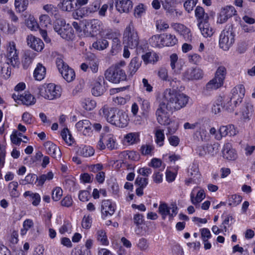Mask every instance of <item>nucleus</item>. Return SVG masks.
<instances>
[{
    "mask_svg": "<svg viewBox=\"0 0 255 255\" xmlns=\"http://www.w3.org/2000/svg\"><path fill=\"white\" fill-rule=\"evenodd\" d=\"M100 114L112 125L120 128L126 127L128 123V114L123 110L105 105L100 110Z\"/></svg>",
    "mask_w": 255,
    "mask_h": 255,
    "instance_id": "f257e3e1",
    "label": "nucleus"
},
{
    "mask_svg": "<svg viewBox=\"0 0 255 255\" xmlns=\"http://www.w3.org/2000/svg\"><path fill=\"white\" fill-rule=\"evenodd\" d=\"M189 97L179 92L166 89L162 94V102H164L170 111L178 110L186 106Z\"/></svg>",
    "mask_w": 255,
    "mask_h": 255,
    "instance_id": "f03ea898",
    "label": "nucleus"
},
{
    "mask_svg": "<svg viewBox=\"0 0 255 255\" xmlns=\"http://www.w3.org/2000/svg\"><path fill=\"white\" fill-rule=\"evenodd\" d=\"M227 74L226 68L223 66H219L214 78L209 81L204 88L203 92L207 93L221 87L223 84Z\"/></svg>",
    "mask_w": 255,
    "mask_h": 255,
    "instance_id": "7ed1b4c3",
    "label": "nucleus"
},
{
    "mask_svg": "<svg viewBox=\"0 0 255 255\" xmlns=\"http://www.w3.org/2000/svg\"><path fill=\"white\" fill-rule=\"evenodd\" d=\"M123 41L124 43L131 49L136 48L139 44V36L131 21L124 30Z\"/></svg>",
    "mask_w": 255,
    "mask_h": 255,
    "instance_id": "20e7f679",
    "label": "nucleus"
},
{
    "mask_svg": "<svg viewBox=\"0 0 255 255\" xmlns=\"http://www.w3.org/2000/svg\"><path fill=\"white\" fill-rule=\"evenodd\" d=\"M167 111H169L168 110V107L166 105L165 102H160L159 107L156 111V119L158 123L161 125L165 126L169 125L170 126L168 127V132L170 134H172L175 132L177 127L175 126L173 128L171 126L172 123L170 122L167 112Z\"/></svg>",
    "mask_w": 255,
    "mask_h": 255,
    "instance_id": "39448f33",
    "label": "nucleus"
},
{
    "mask_svg": "<svg viewBox=\"0 0 255 255\" xmlns=\"http://www.w3.org/2000/svg\"><path fill=\"white\" fill-rule=\"evenodd\" d=\"M54 30L60 36L67 40H72L74 38V32L73 28L67 24L63 19H57L54 25Z\"/></svg>",
    "mask_w": 255,
    "mask_h": 255,
    "instance_id": "423d86ee",
    "label": "nucleus"
},
{
    "mask_svg": "<svg viewBox=\"0 0 255 255\" xmlns=\"http://www.w3.org/2000/svg\"><path fill=\"white\" fill-rule=\"evenodd\" d=\"M105 76L107 80L113 83H119L127 79L125 71L119 66V65H115L114 67H111L108 69Z\"/></svg>",
    "mask_w": 255,
    "mask_h": 255,
    "instance_id": "0eeeda50",
    "label": "nucleus"
},
{
    "mask_svg": "<svg viewBox=\"0 0 255 255\" xmlns=\"http://www.w3.org/2000/svg\"><path fill=\"white\" fill-rule=\"evenodd\" d=\"M56 64L59 71L65 80L68 82H71L74 80L75 78V71L69 67L61 58H56Z\"/></svg>",
    "mask_w": 255,
    "mask_h": 255,
    "instance_id": "6e6552de",
    "label": "nucleus"
},
{
    "mask_svg": "<svg viewBox=\"0 0 255 255\" xmlns=\"http://www.w3.org/2000/svg\"><path fill=\"white\" fill-rule=\"evenodd\" d=\"M235 42V34L232 30H223L219 36V44L220 48L228 50Z\"/></svg>",
    "mask_w": 255,
    "mask_h": 255,
    "instance_id": "1a4fd4ad",
    "label": "nucleus"
},
{
    "mask_svg": "<svg viewBox=\"0 0 255 255\" xmlns=\"http://www.w3.org/2000/svg\"><path fill=\"white\" fill-rule=\"evenodd\" d=\"M7 64H10L13 67H18L20 62L18 58V52L16 49L13 41L9 42L7 50Z\"/></svg>",
    "mask_w": 255,
    "mask_h": 255,
    "instance_id": "9d476101",
    "label": "nucleus"
},
{
    "mask_svg": "<svg viewBox=\"0 0 255 255\" xmlns=\"http://www.w3.org/2000/svg\"><path fill=\"white\" fill-rule=\"evenodd\" d=\"M245 93V88L243 85H238L232 90V96L230 102L233 103L236 107L237 104L242 102V100L244 97Z\"/></svg>",
    "mask_w": 255,
    "mask_h": 255,
    "instance_id": "9b49d317",
    "label": "nucleus"
},
{
    "mask_svg": "<svg viewBox=\"0 0 255 255\" xmlns=\"http://www.w3.org/2000/svg\"><path fill=\"white\" fill-rule=\"evenodd\" d=\"M26 41L27 45L37 52H41L44 47V44L42 40L34 35H28L26 38Z\"/></svg>",
    "mask_w": 255,
    "mask_h": 255,
    "instance_id": "f8f14e48",
    "label": "nucleus"
},
{
    "mask_svg": "<svg viewBox=\"0 0 255 255\" xmlns=\"http://www.w3.org/2000/svg\"><path fill=\"white\" fill-rule=\"evenodd\" d=\"M44 146L47 153L56 160L61 158V151L59 147L50 141H47L44 143Z\"/></svg>",
    "mask_w": 255,
    "mask_h": 255,
    "instance_id": "ddd939ff",
    "label": "nucleus"
},
{
    "mask_svg": "<svg viewBox=\"0 0 255 255\" xmlns=\"http://www.w3.org/2000/svg\"><path fill=\"white\" fill-rule=\"evenodd\" d=\"M171 27L179 34L182 35L186 41H191L192 34L190 30L184 25L179 23H172Z\"/></svg>",
    "mask_w": 255,
    "mask_h": 255,
    "instance_id": "4468645a",
    "label": "nucleus"
},
{
    "mask_svg": "<svg viewBox=\"0 0 255 255\" xmlns=\"http://www.w3.org/2000/svg\"><path fill=\"white\" fill-rule=\"evenodd\" d=\"M219 131L220 134L216 135V138L218 140H220L222 137L227 135L234 136L237 134L236 130L233 125L222 126L220 127Z\"/></svg>",
    "mask_w": 255,
    "mask_h": 255,
    "instance_id": "2eb2a0df",
    "label": "nucleus"
},
{
    "mask_svg": "<svg viewBox=\"0 0 255 255\" xmlns=\"http://www.w3.org/2000/svg\"><path fill=\"white\" fill-rule=\"evenodd\" d=\"M222 153L223 157L229 160H234L237 158V154L230 143L224 144Z\"/></svg>",
    "mask_w": 255,
    "mask_h": 255,
    "instance_id": "dca6fc26",
    "label": "nucleus"
},
{
    "mask_svg": "<svg viewBox=\"0 0 255 255\" xmlns=\"http://www.w3.org/2000/svg\"><path fill=\"white\" fill-rule=\"evenodd\" d=\"M203 73L200 69H190L187 70L183 75L185 79L188 80H198L202 78Z\"/></svg>",
    "mask_w": 255,
    "mask_h": 255,
    "instance_id": "f3484780",
    "label": "nucleus"
},
{
    "mask_svg": "<svg viewBox=\"0 0 255 255\" xmlns=\"http://www.w3.org/2000/svg\"><path fill=\"white\" fill-rule=\"evenodd\" d=\"M198 25L202 34L205 37H211L215 32L214 29L208 23V21L200 22V23H198Z\"/></svg>",
    "mask_w": 255,
    "mask_h": 255,
    "instance_id": "a211bd4d",
    "label": "nucleus"
},
{
    "mask_svg": "<svg viewBox=\"0 0 255 255\" xmlns=\"http://www.w3.org/2000/svg\"><path fill=\"white\" fill-rule=\"evenodd\" d=\"M36 55V54L31 50H26L24 52L21 61L22 67L24 69L29 67Z\"/></svg>",
    "mask_w": 255,
    "mask_h": 255,
    "instance_id": "6ab92c4d",
    "label": "nucleus"
},
{
    "mask_svg": "<svg viewBox=\"0 0 255 255\" xmlns=\"http://www.w3.org/2000/svg\"><path fill=\"white\" fill-rule=\"evenodd\" d=\"M115 207L112 205L111 201L109 200H103L101 205V212L103 216H112L115 212Z\"/></svg>",
    "mask_w": 255,
    "mask_h": 255,
    "instance_id": "aec40b11",
    "label": "nucleus"
},
{
    "mask_svg": "<svg viewBox=\"0 0 255 255\" xmlns=\"http://www.w3.org/2000/svg\"><path fill=\"white\" fill-rule=\"evenodd\" d=\"M116 6L120 12H128L132 8V2L130 0H119L117 1Z\"/></svg>",
    "mask_w": 255,
    "mask_h": 255,
    "instance_id": "412c9836",
    "label": "nucleus"
},
{
    "mask_svg": "<svg viewBox=\"0 0 255 255\" xmlns=\"http://www.w3.org/2000/svg\"><path fill=\"white\" fill-rule=\"evenodd\" d=\"M49 85L50 90L49 100H51L59 98L62 94L61 87L53 83H49Z\"/></svg>",
    "mask_w": 255,
    "mask_h": 255,
    "instance_id": "4be33fe9",
    "label": "nucleus"
},
{
    "mask_svg": "<svg viewBox=\"0 0 255 255\" xmlns=\"http://www.w3.org/2000/svg\"><path fill=\"white\" fill-rule=\"evenodd\" d=\"M141 63V60L137 57H134L131 59L128 66V70L130 75L132 76L136 73L140 67Z\"/></svg>",
    "mask_w": 255,
    "mask_h": 255,
    "instance_id": "5701e85b",
    "label": "nucleus"
},
{
    "mask_svg": "<svg viewBox=\"0 0 255 255\" xmlns=\"http://www.w3.org/2000/svg\"><path fill=\"white\" fill-rule=\"evenodd\" d=\"M61 9L64 11H71L77 8L76 0H61Z\"/></svg>",
    "mask_w": 255,
    "mask_h": 255,
    "instance_id": "b1692460",
    "label": "nucleus"
},
{
    "mask_svg": "<svg viewBox=\"0 0 255 255\" xmlns=\"http://www.w3.org/2000/svg\"><path fill=\"white\" fill-rule=\"evenodd\" d=\"M102 23L98 19H92L91 20L88 26L90 29V35L91 36H94L98 32L100 31Z\"/></svg>",
    "mask_w": 255,
    "mask_h": 255,
    "instance_id": "393cba45",
    "label": "nucleus"
},
{
    "mask_svg": "<svg viewBox=\"0 0 255 255\" xmlns=\"http://www.w3.org/2000/svg\"><path fill=\"white\" fill-rule=\"evenodd\" d=\"M163 46H172L177 43V39L174 35L171 34L163 33Z\"/></svg>",
    "mask_w": 255,
    "mask_h": 255,
    "instance_id": "a878e982",
    "label": "nucleus"
},
{
    "mask_svg": "<svg viewBox=\"0 0 255 255\" xmlns=\"http://www.w3.org/2000/svg\"><path fill=\"white\" fill-rule=\"evenodd\" d=\"M20 97L21 104L26 106L34 105L36 102L35 98L28 92H25Z\"/></svg>",
    "mask_w": 255,
    "mask_h": 255,
    "instance_id": "bb28decb",
    "label": "nucleus"
},
{
    "mask_svg": "<svg viewBox=\"0 0 255 255\" xmlns=\"http://www.w3.org/2000/svg\"><path fill=\"white\" fill-rule=\"evenodd\" d=\"M149 43L153 47H163V37L162 34H156L152 36L149 39Z\"/></svg>",
    "mask_w": 255,
    "mask_h": 255,
    "instance_id": "cd10ccee",
    "label": "nucleus"
},
{
    "mask_svg": "<svg viewBox=\"0 0 255 255\" xmlns=\"http://www.w3.org/2000/svg\"><path fill=\"white\" fill-rule=\"evenodd\" d=\"M195 16L198 19V23L208 21V14L205 12L204 9L203 7L199 6H197L195 10Z\"/></svg>",
    "mask_w": 255,
    "mask_h": 255,
    "instance_id": "c85d7f7f",
    "label": "nucleus"
},
{
    "mask_svg": "<svg viewBox=\"0 0 255 255\" xmlns=\"http://www.w3.org/2000/svg\"><path fill=\"white\" fill-rule=\"evenodd\" d=\"M45 74L46 68L41 63H38L33 73L35 79L40 81L44 78Z\"/></svg>",
    "mask_w": 255,
    "mask_h": 255,
    "instance_id": "c756f323",
    "label": "nucleus"
},
{
    "mask_svg": "<svg viewBox=\"0 0 255 255\" xmlns=\"http://www.w3.org/2000/svg\"><path fill=\"white\" fill-rule=\"evenodd\" d=\"M78 155L85 157H88L94 155L95 150L90 146H85L82 148H79L77 151Z\"/></svg>",
    "mask_w": 255,
    "mask_h": 255,
    "instance_id": "7c9ffc66",
    "label": "nucleus"
},
{
    "mask_svg": "<svg viewBox=\"0 0 255 255\" xmlns=\"http://www.w3.org/2000/svg\"><path fill=\"white\" fill-rule=\"evenodd\" d=\"M18 186V184L17 181H12L8 184V189L11 197L16 198L19 196L20 193L17 189Z\"/></svg>",
    "mask_w": 255,
    "mask_h": 255,
    "instance_id": "2f4dec72",
    "label": "nucleus"
},
{
    "mask_svg": "<svg viewBox=\"0 0 255 255\" xmlns=\"http://www.w3.org/2000/svg\"><path fill=\"white\" fill-rule=\"evenodd\" d=\"M141 58L143 62L147 64L148 63H154L157 61L158 56L155 53L149 52L142 55Z\"/></svg>",
    "mask_w": 255,
    "mask_h": 255,
    "instance_id": "473e14b6",
    "label": "nucleus"
},
{
    "mask_svg": "<svg viewBox=\"0 0 255 255\" xmlns=\"http://www.w3.org/2000/svg\"><path fill=\"white\" fill-rule=\"evenodd\" d=\"M170 86L172 88V91H181L183 87L181 85V81L176 78H170L168 80Z\"/></svg>",
    "mask_w": 255,
    "mask_h": 255,
    "instance_id": "72a5a7b5",
    "label": "nucleus"
},
{
    "mask_svg": "<svg viewBox=\"0 0 255 255\" xmlns=\"http://www.w3.org/2000/svg\"><path fill=\"white\" fill-rule=\"evenodd\" d=\"M24 197L29 196L32 200V204L34 206H37L39 205L41 198L38 193H33L30 191L25 192L23 194Z\"/></svg>",
    "mask_w": 255,
    "mask_h": 255,
    "instance_id": "f704fd0d",
    "label": "nucleus"
},
{
    "mask_svg": "<svg viewBox=\"0 0 255 255\" xmlns=\"http://www.w3.org/2000/svg\"><path fill=\"white\" fill-rule=\"evenodd\" d=\"M92 46L97 50H103L108 47L109 42L106 39L101 38L94 42Z\"/></svg>",
    "mask_w": 255,
    "mask_h": 255,
    "instance_id": "c9c22d12",
    "label": "nucleus"
},
{
    "mask_svg": "<svg viewBox=\"0 0 255 255\" xmlns=\"http://www.w3.org/2000/svg\"><path fill=\"white\" fill-rule=\"evenodd\" d=\"M191 201L192 203L195 205L198 204L200 202H201L205 197V193L203 190H200L196 196L194 197V195L193 193L191 194Z\"/></svg>",
    "mask_w": 255,
    "mask_h": 255,
    "instance_id": "e433bc0d",
    "label": "nucleus"
},
{
    "mask_svg": "<svg viewBox=\"0 0 255 255\" xmlns=\"http://www.w3.org/2000/svg\"><path fill=\"white\" fill-rule=\"evenodd\" d=\"M104 140L106 143V146H107L109 150H112L115 148L116 141L113 134H108L104 135Z\"/></svg>",
    "mask_w": 255,
    "mask_h": 255,
    "instance_id": "4c0bfd02",
    "label": "nucleus"
},
{
    "mask_svg": "<svg viewBox=\"0 0 255 255\" xmlns=\"http://www.w3.org/2000/svg\"><path fill=\"white\" fill-rule=\"evenodd\" d=\"M29 3L28 0H15L14 6L17 11L21 12L25 10Z\"/></svg>",
    "mask_w": 255,
    "mask_h": 255,
    "instance_id": "58836bf2",
    "label": "nucleus"
},
{
    "mask_svg": "<svg viewBox=\"0 0 255 255\" xmlns=\"http://www.w3.org/2000/svg\"><path fill=\"white\" fill-rule=\"evenodd\" d=\"M37 94L45 99L49 100V95L50 94L49 85L47 84L46 86L41 85L37 88Z\"/></svg>",
    "mask_w": 255,
    "mask_h": 255,
    "instance_id": "ea45409f",
    "label": "nucleus"
},
{
    "mask_svg": "<svg viewBox=\"0 0 255 255\" xmlns=\"http://www.w3.org/2000/svg\"><path fill=\"white\" fill-rule=\"evenodd\" d=\"M92 124L89 120H84L79 121L76 124V127L79 131H83L91 129Z\"/></svg>",
    "mask_w": 255,
    "mask_h": 255,
    "instance_id": "a19ab883",
    "label": "nucleus"
},
{
    "mask_svg": "<svg viewBox=\"0 0 255 255\" xmlns=\"http://www.w3.org/2000/svg\"><path fill=\"white\" fill-rule=\"evenodd\" d=\"M125 139L129 144H133L139 141V135L136 132L129 133L126 135Z\"/></svg>",
    "mask_w": 255,
    "mask_h": 255,
    "instance_id": "79ce46f5",
    "label": "nucleus"
},
{
    "mask_svg": "<svg viewBox=\"0 0 255 255\" xmlns=\"http://www.w3.org/2000/svg\"><path fill=\"white\" fill-rule=\"evenodd\" d=\"M97 239L103 245L107 246L109 241L106 236V233L103 230H100L97 232Z\"/></svg>",
    "mask_w": 255,
    "mask_h": 255,
    "instance_id": "37998d69",
    "label": "nucleus"
},
{
    "mask_svg": "<svg viewBox=\"0 0 255 255\" xmlns=\"http://www.w3.org/2000/svg\"><path fill=\"white\" fill-rule=\"evenodd\" d=\"M43 8L51 15H54L55 18L59 16L58 8L51 4H46L43 6Z\"/></svg>",
    "mask_w": 255,
    "mask_h": 255,
    "instance_id": "c03bdc74",
    "label": "nucleus"
},
{
    "mask_svg": "<svg viewBox=\"0 0 255 255\" xmlns=\"http://www.w3.org/2000/svg\"><path fill=\"white\" fill-rule=\"evenodd\" d=\"M104 92V89L103 87L101 82L98 81H97L95 84L94 86L92 88V93L93 95L95 96H100L102 95Z\"/></svg>",
    "mask_w": 255,
    "mask_h": 255,
    "instance_id": "a18cd8bd",
    "label": "nucleus"
},
{
    "mask_svg": "<svg viewBox=\"0 0 255 255\" xmlns=\"http://www.w3.org/2000/svg\"><path fill=\"white\" fill-rule=\"evenodd\" d=\"M38 177L34 174H28L24 179L21 180L20 184L25 185L27 184H32L35 183L38 181Z\"/></svg>",
    "mask_w": 255,
    "mask_h": 255,
    "instance_id": "49530a36",
    "label": "nucleus"
},
{
    "mask_svg": "<svg viewBox=\"0 0 255 255\" xmlns=\"http://www.w3.org/2000/svg\"><path fill=\"white\" fill-rule=\"evenodd\" d=\"M158 212L162 216V219L164 220L167 215L169 214V207L167 204L162 203L159 206Z\"/></svg>",
    "mask_w": 255,
    "mask_h": 255,
    "instance_id": "de8ad7c7",
    "label": "nucleus"
},
{
    "mask_svg": "<svg viewBox=\"0 0 255 255\" xmlns=\"http://www.w3.org/2000/svg\"><path fill=\"white\" fill-rule=\"evenodd\" d=\"M54 176L53 173L50 171L46 174H42L38 178L37 186H42L46 180H50L53 179Z\"/></svg>",
    "mask_w": 255,
    "mask_h": 255,
    "instance_id": "09e8293b",
    "label": "nucleus"
},
{
    "mask_svg": "<svg viewBox=\"0 0 255 255\" xmlns=\"http://www.w3.org/2000/svg\"><path fill=\"white\" fill-rule=\"evenodd\" d=\"M155 142L160 146L163 145L164 140V131L162 129H156L155 131Z\"/></svg>",
    "mask_w": 255,
    "mask_h": 255,
    "instance_id": "8fccbe9b",
    "label": "nucleus"
},
{
    "mask_svg": "<svg viewBox=\"0 0 255 255\" xmlns=\"http://www.w3.org/2000/svg\"><path fill=\"white\" fill-rule=\"evenodd\" d=\"M242 200V197L238 195H233L229 198V205L231 206H236L239 205Z\"/></svg>",
    "mask_w": 255,
    "mask_h": 255,
    "instance_id": "3c124183",
    "label": "nucleus"
},
{
    "mask_svg": "<svg viewBox=\"0 0 255 255\" xmlns=\"http://www.w3.org/2000/svg\"><path fill=\"white\" fill-rule=\"evenodd\" d=\"M154 149V146L151 144H143L140 149L141 153L143 155L151 154L152 152Z\"/></svg>",
    "mask_w": 255,
    "mask_h": 255,
    "instance_id": "603ef678",
    "label": "nucleus"
},
{
    "mask_svg": "<svg viewBox=\"0 0 255 255\" xmlns=\"http://www.w3.org/2000/svg\"><path fill=\"white\" fill-rule=\"evenodd\" d=\"M82 106L87 111H91L96 106V103L95 101L85 100L82 102Z\"/></svg>",
    "mask_w": 255,
    "mask_h": 255,
    "instance_id": "864d4df0",
    "label": "nucleus"
},
{
    "mask_svg": "<svg viewBox=\"0 0 255 255\" xmlns=\"http://www.w3.org/2000/svg\"><path fill=\"white\" fill-rule=\"evenodd\" d=\"M222 10L223 11L228 18L231 17L233 15H235L237 12L235 7L233 6H227L226 7L223 8Z\"/></svg>",
    "mask_w": 255,
    "mask_h": 255,
    "instance_id": "5fc2aeb1",
    "label": "nucleus"
},
{
    "mask_svg": "<svg viewBox=\"0 0 255 255\" xmlns=\"http://www.w3.org/2000/svg\"><path fill=\"white\" fill-rule=\"evenodd\" d=\"M63 191L60 187L55 188L52 191V198L55 201H59L62 195Z\"/></svg>",
    "mask_w": 255,
    "mask_h": 255,
    "instance_id": "6e6d98bb",
    "label": "nucleus"
},
{
    "mask_svg": "<svg viewBox=\"0 0 255 255\" xmlns=\"http://www.w3.org/2000/svg\"><path fill=\"white\" fill-rule=\"evenodd\" d=\"M137 245L138 249L141 251H145L149 248L148 241L144 238H142L139 240Z\"/></svg>",
    "mask_w": 255,
    "mask_h": 255,
    "instance_id": "4d7b16f0",
    "label": "nucleus"
},
{
    "mask_svg": "<svg viewBox=\"0 0 255 255\" xmlns=\"http://www.w3.org/2000/svg\"><path fill=\"white\" fill-rule=\"evenodd\" d=\"M92 225V218L89 216H84L82 221V226L84 229H89Z\"/></svg>",
    "mask_w": 255,
    "mask_h": 255,
    "instance_id": "13d9d810",
    "label": "nucleus"
},
{
    "mask_svg": "<svg viewBox=\"0 0 255 255\" xmlns=\"http://www.w3.org/2000/svg\"><path fill=\"white\" fill-rule=\"evenodd\" d=\"M50 21V19L47 14H43L39 17V24L43 27H47Z\"/></svg>",
    "mask_w": 255,
    "mask_h": 255,
    "instance_id": "bf43d9fd",
    "label": "nucleus"
},
{
    "mask_svg": "<svg viewBox=\"0 0 255 255\" xmlns=\"http://www.w3.org/2000/svg\"><path fill=\"white\" fill-rule=\"evenodd\" d=\"M121 41L119 36L114 38L112 40L111 52L114 53L115 51H118L121 47Z\"/></svg>",
    "mask_w": 255,
    "mask_h": 255,
    "instance_id": "052dcab7",
    "label": "nucleus"
},
{
    "mask_svg": "<svg viewBox=\"0 0 255 255\" xmlns=\"http://www.w3.org/2000/svg\"><path fill=\"white\" fill-rule=\"evenodd\" d=\"M206 130L200 128L194 133V136L198 139L203 141L206 137Z\"/></svg>",
    "mask_w": 255,
    "mask_h": 255,
    "instance_id": "680f3d73",
    "label": "nucleus"
},
{
    "mask_svg": "<svg viewBox=\"0 0 255 255\" xmlns=\"http://www.w3.org/2000/svg\"><path fill=\"white\" fill-rule=\"evenodd\" d=\"M148 184V179L146 178H142L140 176H138L135 181V184L145 188Z\"/></svg>",
    "mask_w": 255,
    "mask_h": 255,
    "instance_id": "e2e57ef3",
    "label": "nucleus"
},
{
    "mask_svg": "<svg viewBox=\"0 0 255 255\" xmlns=\"http://www.w3.org/2000/svg\"><path fill=\"white\" fill-rule=\"evenodd\" d=\"M188 58L189 61L190 63L196 65L199 64L200 61H201V56L199 55L196 53L189 55Z\"/></svg>",
    "mask_w": 255,
    "mask_h": 255,
    "instance_id": "0e129e2a",
    "label": "nucleus"
},
{
    "mask_svg": "<svg viewBox=\"0 0 255 255\" xmlns=\"http://www.w3.org/2000/svg\"><path fill=\"white\" fill-rule=\"evenodd\" d=\"M201 234L203 241H207L211 236L210 231L207 228L202 229L201 230Z\"/></svg>",
    "mask_w": 255,
    "mask_h": 255,
    "instance_id": "69168bd1",
    "label": "nucleus"
},
{
    "mask_svg": "<svg viewBox=\"0 0 255 255\" xmlns=\"http://www.w3.org/2000/svg\"><path fill=\"white\" fill-rule=\"evenodd\" d=\"M143 221V216L141 214H136L134 216L133 222L137 227H139L140 225L142 224Z\"/></svg>",
    "mask_w": 255,
    "mask_h": 255,
    "instance_id": "338daca9",
    "label": "nucleus"
},
{
    "mask_svg": "<svg viewBox=\"0 0 255 255\" xmlns=\"http://www.w3.org/2000/svg\"><path fill=\"white\" fill-rule=\"evenodd\" d=\"M22 120L26 124H31L33 121L32 115L27 112L23 114Z\"/></svg>",
    "mask_w": 255,
    "mask_h": 255,
    "instance_id": "774afa93",
    "label": "nucleus"
}]
</instances>
